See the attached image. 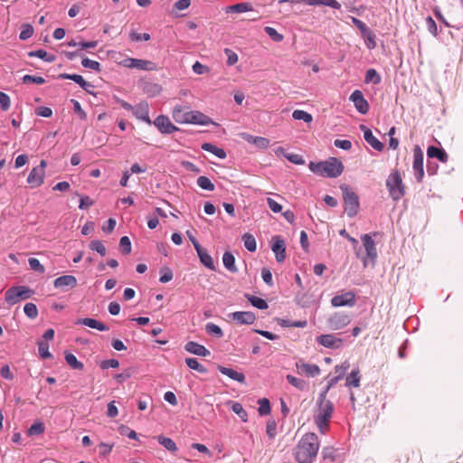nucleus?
I'll return each mask as SVG.
<instances>
[{
    "mask_svg": "<svg viewBox=\"0 0 463 463\" xmlns=\"http://www.w3.org/2000/svg\"><path fill=\"white\" fill-rule=\"evenodd\" d=\"M252 10V5L250 3H240L226 7V13H245Z\"/></svg>",
    "mask_w": 463,
    "mask_h": 463,
    "instance_id": "35",
    "label": "nucleus"
},
{
    "mask_svg": "<svg viewBox=\"0 0 463 463\" xmlns=\"http://www.w3.org/2000/svg\"><path fill=\"white\" fill-rule=\"evenodd\" d=\"M129 38L133 42H140V41L146 42V41H149L151 37H150L149 33H140L132 31L129 34Z\"/></svg>",
    "mask_w": 463,
    "mask_h": 463,
    "instance_id": "60",
    "label": "nucleus"
},
{
    "mask_svg": "<svg viewBox=\"0 0 463 463\" xmlns=\"http://www.w3.org/2000/svg\"><path fill=\"white\" fill-rule=\"evenodd\" d=\"M343 198L345 202V210L349 217L356 215L359 209V199L357 194L346 184L341 185Z\"/></svg>",
    "mask_w": 463,
    "mask_h": 463,
    "instance_id": "4",
    "label": "nucleus"
},
{
    "mask_svg": "<svg viewBox=\"0 0 463 463\" xmlns=\"http://www.w3.org/2000/svg\"><path fill=\"white\" fill-rule=\"evenodd\" d=\"M241 136L245 141L255 145L260 149H266L270 144L269 139L263 137H255L248 133H242Z\"/></svg>",
    "mask_w": 463,
    "mask_h": 463,
    "instance_id": "25",
    "label": "nucleus"
},
{
    "mask_svg": "<svg viewBox=\"0 0 463 463\" xmlns=\"http://www.w3.org/2000/svg\"><path fill=\"white\" fill-rule=\"evenodd\" d=\"M264 31L274 42L279 43L283 40V35L279 33L278 31L273 27L266 26Z\"/></svg>",
    "mask_w": 463,
    "mask_h": 463,
    "instance_id": "57",
    "label": "nucleus"
},
{
    "mask_svg": "<svg viewBox=\"0 0 463 463\" xmlns=\"http://www.w3.org/2000/svg\"><path fill=\"white\" fill-rule=\"evenodd\" d=\"M23 82L24 83L43 84L45 82V80L41 76H34V75L27 74L23 77Z\"/></svg>",
    "mask_w": 463,
    "mask_h": 463,
    "instance_id": "63",
    "label": "nucleus"
},
{
    "mask_svg": "<svg viewBox=\"0 0 463 463\" xmlns=\"http://www.w3.org/2000/svg\"><path fill=\"white\" fill-rule=\"evenodd\" d=\"M362 36L364 39L365 45L369 50H373L376 47L375 35L373 33L371 30L363 34Z\"/></svg>",
    "mask_w": 463,
    "mask_h": 463,
    "instance_id": "54",
    "label": "nucleus"
},
{
    "mask_svg": "<svg viewBox=\"0 0 463 463\" xmlns=\"http://www.w3.org/2000/svg\"><path fill=\"white\" fill-rule=\"evenodd\" d=\"M308 167L310 171L313 172L314 174L324 176V161L317 163L310 162Z\"/></svg>",
    "mask_w": 463,
    "mask_h": 463,
    "instance_id": "59",
    "label": "nucleus"
},
{
    "mask_svg": "<svg viewBox=\"0 0 463 463\" xmlns=\"http://www.w3.org/2000/svg\"><path fill=\"white\" fill-rule=\"evenodd\" d=\"M318 437L309 432L305 434L294 449L295 459L298 463H312L319 449Z\"/></svg>",
    "mask_w": 463,
    "mask_h": 463,
    "instance_id": "1",
    "label": "nucleus"
},
{
    "mask_svg": "<svg viewBox=\"0 0 463 463\" xmlns=\"http://www.w3.org/2000/svg\"><path fill=\"white\" fill-rule=\"evenodd\" d=\"M271 250L276 256L278 262H283L286 259V244L283 239L279 236L272 238Z\"/></svg>",
    "mask_w": 463,
    "mask_h": 463,
    "instance_id": "18",
    "label": "nucleus"
},
{
    "mask_svg": "<svg viewBox=\"0 0 463 463\" xmlns=\"http://www.w3.org/2000/svg\"><path fill=\"white\" fill-rule=\"evenodd\" d=\"M317 342L324 347L330 349H339L343 346V339L336 337L335 335L326 334L317 337Z\"/></svg>",
    "mask_w": 463,
    "mask_h": 463,
    "instance_id": "15",
    "label": "nucleus"
},
{
    "mask_svg": "<svg viewBox=\"0 0 463 463\" xmlns=\"http://www.w3.org/2000/svg\"><path fill=\"white\" fill-rule=\"evenodd\" d=\"M39 355L43 359L52 358V354L49 352V345L44 341L38 342Z\"/></svg>",
    "mask_w": 463,
    "mask_h": 463,
    "instance_id": "49",
    "label": "nucleus"
},
{
    "mask_svg": "<svg viewBox=\"0 0 463 463\" xmlns=\"http://www.w3.org/2000/svg\"><path fill=\"white\" fill-rule=\"evenodd\" d=\"M28 262H29L30 268L33 270L37 271L39 273H43L45 271L43 265L41 264L39 260H37L35 258H30L28 260Z\"/></svg>",
    "mask_w": 463,
    "mask_h": 463,
    "instance_id": "62",
    "label": "nucleus"
},
{
    "mask_svg": "<svg viewBox=\"0 0 463 463\" xmlns=\"http://www.w3.org/2000/svg\"><path fill=\"white\" fill-rule=\"evenodd\" d=\"M351 319L348 315L342 313H335L327 320V326L331 330H340L350 323Z\"/></svg>",
    "mask_w": 463,
    "mask_h": 463,
    "instance_id": "14",
    "label": "nucleus"
},
{
    "mask_svg": "<svg viewBox=\"0 0 463 463\" xmlns=\"http://www.w3.org/2000/svg\"><path fill=\"white\" fill-rule=\"evenodd\" d=\"M184 349L187 352L194 354L195 355H198V356L206 357V356L210 355V351L207 348H205L203 345H202L196 342H194V341L188 342L185 345Z\"/></svg>",
    "mask_w": 463,
    "mask_h": 463,
    "instance_id": "26",
    "label": "nucleus"
},
{
    "mask_svg": "<svg viewBox=\"0 0 463 463\" xmlns=\"http://www.w3.org/2000/svg\"><path fill=\"white\" fill-rule=\"evenodd\" d=\"M205 331L208 335L215 336L217 338H221L223 336V332L222 328L213 323H207L205 325Z\"/></svg>",
    "mask_w": 463,
    "mask_h": 463,
    "instance_id": "43",
    "label": "nucleus"
},
{
    "mask_svg": "<svg viewBox=\"0 0 463 463\" xmlns=\"http://www.w3.org/2000/svg\"><path fill=\"white\" fill-rule=\"evenodd\" d=\"M412 169L414 176L418 182H421L424 176L423 169V153L420 146H416L413 149V164Z\"/></svg>",
    "mask_w": 463,
    "mask_h": 463,
    "instance_id": "9",
    "label": "nucleus"
},
{
    "mask_svg": "<svg viewBox=\"0 0 463 463\" xmlns=\"http://www.w3.org/2000/svg\"><path fill=\"white\" fill-rule=\"evenodd\" d=\"M33 34V27L29 24H24L22 25V30L19 34V38L22 41H25L31 38Z\"/></svg>",
    "mask_w": 463,
    "mask_h": 463,
    "instance_id": "52",
    "label": "nucleus"
},
{
    "mask_svg": "<svg viewBox=\"0 0 463 463\" xmlns=\"http://www.w3.org/2000/svg\"><path fill=\"white\" fill-rule=\"evenodd\" d=\"M266 432L269 439H272L275 438V436L277 435V423L275 422V420H270L267 422Z\"/></svg>",
    "mask_w": 463,
    "mask_h": 463,
    "instance_id": "64",
    "label": "nucleus"
},
{
    "mask_svg": "<svg viewBox=\"0 0 463 463\" xmlns=\"http://www.w3.org/2000/svg\"><path fill=\"white\" fill-rule=\"evenodd\" d=\"M90 250L99 253L101 256L106 255V247L100 241H92L90 244Z\"/></svg>",
    "mask_w": 463,
    "mask_h": 463,
    "instance_id": "58",
    "label": "nucleus"
},
{
    "mask_svg": "<svg viewBox=\"0 0 463 463\" xmlns=\"http://www.w3.org/2000/svg\"><path fill=\"white\" fill-rule=\"evenodd\" d=\"M425 21L427 29L430 32V33H431L434 37H437L439 33L435 21L432 19L431 16H428Z\"/></svg>",
    "mask_w": 463,
    "mask_h": 463,
    "instance_id": "61",
    "label": "nucleus"
},
{
    "mask_svg": "<svg viewBox=\"0 0 463 463\" xmlns=\"http://www.w3.org/2000/svg\"><path fill=\"white\" fill-rule=\"evenodd\" d=\"M154 125L162 134H172L178 130L169 119L167 116L160 115L152 121Z\"/></svg>",
    "mask_w": 463,
    "mask_h": 463,
    "instance_id": "11",
    "label": "nucleus"
},
{
    "mask_svg": "<svg viewBox=\"0 0 463 463\" xmlns=\"http://www.w3.org/2000/svg\"><path fill=\"white\" fill-rule=\"evenodd\" d=\"M230 317L238 325H252L256 317L250 311H236L230 314Z\"/></svg>",
    "mask_w": 463,
    "mask_h": 463,
    "instance_id": "19",
    "label": "nucleus"
},
{
    "mask_svg": "<svg viewBox=\"0 0 463 463\" xmlns=\"http://www.w3.org/2000/svg\"><path fill=\"white\" fill-rule=\"evenodd\" d=\"M81 65L84 68L90 69L98 72L101 71L100 63L89 58H83L81 60Z\"/></svg>",
    "mask_w": 463,
    "mask_h": 463,
    "instance_id": "53",
    "label": "nucleus"
},
{
    "mask_svg": "<svg viewBox=\"0 0 463 463\" xmlns=\"http://www.w3.org/2000/svg\"><path fill=\"white\" fill-rule=\"evenodd\" d=\"M65 361L73 369L82 370L84 367L83 364L78 361L77 357L73 354L66 353Z\"/></svg>",
    "mask_w": 463,
    "mask_h": 463,
    "instance_id": "42",
    "label": "nucleus"
},
{
    "mask_svg": "<svg viewBox=\"0 0 463 463\" xmlns=\"http://www.w3.org/2000/svg\"><path fill=\"white\" fill-rule=\"evenodd\" d=\"M324 176L335 178L339 176L344 170V165L340 160L335 157H331L324 161Z\"/></svg>",
    "mask_w": 463,
    "mask_h": 463,
    "instance_id": "8",
    "label": "nucleus"
},
{
    "mask_svg": "<svg viewBox=\"0 0 463 463\" xmlns=\"http://www.w3.org/2000/svg\"><path fill=\"white\" fill-rule=\"evenodd\" d=\"M24 314L31 319H34L38 316V308L33 303H26L24 307Z\"/></svg>",
    "mask_w": 463,
    "mask_h": 463,
    "instance_id": "51",
    "label": "nucleus"
},
{
    "mask_svg": "<svg viewBox=\"0 0 463 463\" xmlns=\"http://www.w3.org/2000/svg\"><path fill=\"white\" fill-rule=\"evenodd\" d=\"M124 108L131 109L133 115L137 118L146 122L148 125H152V120L148 115V104L146 102H140L136 106L126 104L124 105Z\"/></svg>",
    "mask_w": 463,
    "mask_h": 463,
    "instance_id": "12",
    "label": "nucleus"
},
{
    "mask_svg": "<svg viewBox=\"0 0 463 463\" xmlns=\"http://www.w3.org/2000/svg\"><path fill=\"white\" fill-rule=\"evenodd\" d=\"M310 5H325L334 9H340L341 5L336 0H308Z\"/></svg>",
    "mask_w": 463,
    "mask_h": 463,
    "instance_id": "41",
    "label": "nucleus"
},
{
    "mask_svg": "<svg viewBox=\"0 0 463 463\" xmlns=\"http://www.w3.org/2000/svg\"><path fill=\"white\" fill-rule=\"evenodd\" d=\"M360 371L358 368L352 370V372L349 373V375L346 377V383L345 385L347 387H359L360 386Z\"/></svg>",
    "mask_w": 463,
    "mask_h": 463,
    "instance_id": "33",
    "label": "nucleus"
},
{
    "mask_svg": "<svg viewBox=\"0 0 463 463\" xmlns=\"http://www.w3.org/2000/svg\"><path fill=\"white\" fill-rule=\"evenodd\" d=\"M185 364L189 368L201 373H205L207 372V369L203 364H201L196 358H186Z\"/></svg>",
    "mask_w": 463,
    "mask_h": 463,
    "instance_id": "45",
    "label": "nucleus"
},
{
    "mask_svg": "<svg viewBox=\"0 0 463 463\" xmlns=\"http://www.w3.org/2000/svg\"><path fill=\"white\" fill-rule=\"evenodd\" d=\"M156 439H157L158 443L160 445H162L168 451H170L172 453L177 451V449H178L177 446L172 439L165 437L163 435H159L156 437Z\"/></svg>",
    "mask_w": 463,
    "mask_h": 463,
    "instance_id": "34",
    "label": "nucleus"
},
{
    "mask_svg": "<svg viewBox=\"0 0 463 463\" xmlns=\"http://www.w3.org/2000/svg\"><path fill=\"white\" fill-rule=\"evenodd\" d=\"M46 166L47 162L45 160H42L37 166L31 170L26 180L31 187L37 188L43 184Z\"/></svg>",
    "mask_w": 463,
    "mask_h": 463,
    "instance_id": "6",
    "label": "nucleus"
},
{
    "mask_svg": "<svg viewBox=\"0 0 463 463\" xmlns=\"http://www.w3.org/2000/svg\"><path fill=\"white\" fill-rule=\"evenodd\" d=\"M34 291L25 286H15L5 291V301L8 305L13 306L21 300L30 298Z\"/></svg>",
    "mask_w": 463,
    "mask_h": 463,
    "instance_id": "3",
    "label": "nucleus"
},
{
    "mask_svg": "<svg viewBox=\"0 0 463 463\" xmlns=\"http://www.w3.org/2000/svg\"><path fill=\"white\" fill-rule=\"evenodd\" d=\"M246 298L253 307L259 309L268 308V304L264 299L251 295H246Z\"/></svg>",
    "mask_w": 463,
    "mask_h": 463,
    "instance_id": "48",
    "label": "nucleus"
},
{
    "mask_svg": "<svg viewBox=\"0 0 463 463\" xmlns=\"http://www.w3.org/2000/svg\"><path fill=\"white\" fill-rule=\"evenodd\" d=\"M121 64L126 68L137 69L147 71H156L157 69V66L155 62L143 59L127 58L122 61Z\"/></svg>",
    "mask_w": 463,
    "mask_h": 463,
    "instance_id": "7",
    "label": "nucleus"
},
{
    "mask_svg": "<svg viewBox=\"0 0 463 463\" xmlns=\"http://www.w3.org/2000/svg\"><path fill=\"white\" fill-rule=\"evenodd\" d=\"M29 56L30 57H37V58L42 59L47 62H53L56 60L55 55H53L52 53H48L44 50H37V51L30 52Z\"/></svg>",
    "mask_w": 463,
    "mask_h": 463,
    "instance_id": "38",
    "label": "nucleus"
},
{
    "mask_svg": "<svg viewBox=\"0 0 463 463\" xmlns=\"http://www.w3.org/2000/svg\"><path fill=\"white\" fill-rule=\"evenodd\" d=\"M232 411L237 414L243 422L248 421V413L240 402H229Z\"/></svg>",
    "mask_w": 463,
    "mask_h": 463,
    "instance_id": "36",
    "label": "nucleus"
},
{
    "mask_svg": "<svg viewBox=\"0 0 463 463\" xmlns=\"http://www.w3.org/2000/svg\"><path fill=\"white\" fill-rule=\"evenodd\" d=\"M244 247L250 252H254L257 249L256 240L253 235L246 233L242 237Z\"/></svg>",
    "mask_w": 463,
    "mask_h": 463,
    "instance_id": "44",
    "label": "nucleus"
},
{
    "mask_svg": "<svg viewBox=\"0 0 463 463\" xmlns=\"http://www.w3.org/2000/svg\"><path fill=\"white\" fill-rule=\"evenodd\" d=\"M292 118L296 120H303L306 123H310L313 119L312 115L305 110L296 109L292 113Z\"/></svg>",
    "mask_w": 463,
    "mask_h": 463,
    "instance_id": "47",
    "label": "nucleus"
},
{
    "mask_svg": "<svg viewBox=\"0 0 463 463\" xmlns=\"http://www.w3.org/2000/svg\"><path fill=\"white\" fill-rule=\"evenodd\" d=\"M212 123L213 121L208 116L200 111L190 109L187 124L208 126Z\"/></svg>",
    "mask_w": 463,
    "mask_h": 463,
    "instance_id": "21",
    "label": "nucleus"
},
{
    "mask_svg": "<svg viewBox=\"0 0 463 463\" xmlns=\"http://www.w3.org/2000/svg\"><path fill=\"white\" fill-rule=\"evenodd\" d=\"M195 250L200 259V261L209 269L215 270V265L211 255H209L207 251L202 248V246L195 245Z\"/></svg>",
    "mask_w": 463,
    "mask_h": 463,
    "instance_id": "27",
    "label": "nucleus"
},
{
    "mask_svg": "<svg viewBox=\"0 0 463 463\" xmlns=\"http://www.w3.org/2000/svg\"><path fill=\"white\" fill-rule=\"evenodd\" d=\"M53 285L56 288L67 290L77 286V279L72 275H63L57 278L54 280Z\"/></svg>",
    "mask_w": 463,
    "mask_h": 463,
    "instance_id": "22",
    "label": "nucleus"
},
{
    "mask_svg": "<svg viewBox=\"0 0 463 463\" xmlns=\"http://www.w3.org/2000/svg\"><path fill=\"white\" fill-rule=\"evenodd\" d=\"M427 155L430 158H438L440 162L445 163L448 161V154L441 148L436 146H429Z\"/></svg>",
    "mask_w": 463,
    "mask_h": 463,
    "instance_id": "30",
    "label": "nucleus"
},
{
    "mask_svg": "<svg viewBox=\"0 0 463 463\" xmlns=\"http://www.w3.org/2000/svg\"><path fill=\"white\" fill-rule=\"evenodd\" d=\"M45 427L43 422H35L28 429V435H40L44 432Z\"/></svg>",
    "mask_w": 463,
    "mask_h": 463,
    "instance_id": "55",
    "label": "nucleus"
},
{
    "mask_svg": "<svg viewBox=\"0 0 463 463\" xmlns=\"http://www.w3.org/2000/svg\"><path fill=\"white\" fill-rule=\"evenodd\" d=\"M259 404V413L261 416H266L270 413L271 408L269 401L267 398H262L258 401Z\"/></svg>",
    "mask_w": 463,
    "mask_h": 463,
    "instance_id": "46",
    "label": "nucleus"
},
{
    "mask_svg": "<svg viewBox=\"0 0 463 463\" xmlns=\"http://www.w3.org/2000/svg\"><path fill=\"white\" fill-rule=\"evenodd\" d=\"M381 80L382 78L375 69H369L366 71L364 78L365 83H373L374 85H377L381 82Z\"/></svg>",
    "mask_w": 463,
    "mask_h": 463,
    "instance_id": "39",
    "label": "nucleus"
},
{
    "mask_svg": "<svg viewBox=\"0 0 463 463\" xmlns=\"http://www.w3.org/2000/svg\"><path fill=\"white\" fill-rule=\"evenodd\" d=\"M361 130L364 132V137L365 141L376 151H382L383 149V144L379 141L373 134L371 129H369L364 125L360 126Z\"/></svg>",
    "mask_w": 463,
    "mask_h": 463,
    "instance_id": "24",
    "label": "nucleus"
},
{
    "mask_svg": "<svg viewBox=\"0 0 463 463\" xmlns=\"http://www.w3.org/2000/svg\"><path fill=\"white\" fill-rule=\"evenodd\" d=\"M202 149L213 154L220 159H224L227 156L226 152L222 148L218 147L211 143H203L202 145Z\"/></svg>",
    "mask_w": 463,
    "mask_h": 463,
    "instance_id": "31",
    "label": "nucleus"
},
{
    "mask_svg": "<svg viewBox=\"0 0 463 463\" xmlns=\"http://www.w3.org/2000/svg\"><path fill=\"white\" fill-rule=\"evenodd\" d=\"M350 100L354 103V106L359 113L364 115L369 111V103L364 99L361 90H355L353 91L350 95Z\"/></svg>",
    "mask_w": 463,
    "mask_h": 463,
    "instance_id": "17",
    "label": "nucleus"
},
{
    "mask_svg": "<svg viewBox=\"0 0 463 463\" xmlns=\"http://www.w3.org/2000/svg\"><path fill=\"white\" fill-rule=\"evenodd\" d=\"M60 79L71 80L79 84L85 91L91 93V90L94 88L93 84L86 81L81 75L79 74H69L61 73L59 75Z\"/></svg>",
    "mask_w": 463,
    "mask_h": 463,
    "instance_id": "23",
    "label": "nucleus"
},
{
    "mask_svg": "<svg viewBox=\"0 0 463 463\" xmlns=\"http://www.w3.org/2000/svg\"><path fill=\"white\" fill-rule=\"evenodd\" d=\"M386 186L388 188L390 196L394 201L400 200L405 194L404 185L398 172L390 174L386 180Z\"/></svg>",
    "mask_w": 463,
    "mask_h": 463,
    "instance_id": "5",
    "label": "nucleus"
},
{
    "mask_svg": "<svg viewBox=\"0 0 463 463\" xmlns=\"http://www.w3.org/2000/svg\"><path fill=\"white\" fill-rule=\"evenodd\" d=\"M296 370L298 374L307 377H316L319 375L321 372L318 365L306 363L302 359L296 362Z\"/></svg>",
    "mask_w": 463,
    "mask_h": 463,
    "instance_id": "10",
    "label": "nucleus"
},
{
    "mask_svg": "<svg viewBox=\"0 0 463 463\" xmlns=\"http://www.w3.org/2000/svg\"><path fill=\"white\" fill-rule=\"evenodd\" d=\"M190 109L187 106L176 105L172 111L174 120L178 124H187Z\"/></svg>",
    "mask_w": 463,
    "mask_h": 463,
    "instance_id": "20",
    "label": "nucleus"
},
{
    "mask_svg": "<svg viewBox=\"0 0 463 463\" xmlns=\"http://www.w3.org/2000/svg\"><path fill=\"white\" fill-rule=\"evenodd\" d=\"M331 304L335 307L345 306L353 307L355 305V295L352 291L336 295L331 299Z\"/></svg>",
    "mask_w": 463,
    "mask_h": 463,
    "instance_id": "16",
    "label": "nucleus"
},
{
    "mask_svg": "<svg viewBox=\"0 0 463 463\" xmlns=\"http://www.w3.org/2000/svg\"><path fill=\"white\" fill-rule=\"evenodd\" d=\"M119 248L123 254H129L131 252V242L128 236L121 237Z\"/></svg>",
    "mask_w": 463,
    "mask_h": 463,
    "instance_id": "56",
    "label": "nucleus"
},
{
    "mask_svg": "<svg viewBox=\"0 0 463 463\" xmlns=\"http://www.w3.org/2000/svg\"><path fill=\"white\" fill-rule=\"evenodd\" d=\"M68 46L70 47H79V51H82L84 49H90V48H95L97 45H98V42L97 41H90V42H85V41H81V42H77L76 40L72 39L71 40L70 42H68Z\"/></svg>",
    "mask_w": 463,
    "mask_h": 463,
    "instance_id": "37",
    "label": "nucleus"
},
{
    "mask_svg": "<svg viewBox=\"0 0 463 463\" xmlns=\"http://www.w3.org/2000/svg\"><path fill=\"white\" fill-rule=\"evenodd\" d=\"M286 378L288 382L298 390L305 391L307 389L308 384L306 381L297 378L291 374H288Z\"/></svg>",
    "mask_w": 463,
    "mask_h": 463,
    "instance_id": "40",
    "label": "nucleus"
},
{
    "mask_svg": "<svg viewBox=\"0 0 463 463\" xmlns=\"http://www.w3.org/2000/svg\"><path fill=\"white\" fill-rule=\"evenodd\" d=\"M197 184L199 187H201L202 189L206 190V191H213L214 190V184L206 176H199L197 178Z\"/></svg>",
    "mask_w": 463,
    "mask_h": 463,
    "instance_id": "50",
    "label": "nucleus"
},
{
    "mask_svg": "<svg viewBox=\"0 0 463 463\" xmlns=\"http://www.w3.org/2000/svg\"><path fill=\"white\" fill-rule=\"evenodd\" d=\"M361 240L365 248L366 257H367V260H365L364 261V265L367 266L368 260H371L372 263H374V261L377 258V250H376V247H375V243H374L373 240L372 239L370 234H364L361 237Z\"/></svg>",
    "mask_w": 463,
    "mask_h": 463,
    "instance_id": "13",
    "label": "nucleus"
},
{
    "mask_svg": "<svg viewBox=\"0 0 463 463\" xmlns=\"http://www.w3.org/2000/svg\"><path fill=\"white\" fill-rule=\"evenodd\" d=\"M218 370L223 375L228 376L229 378L237 381L238 383H245V375L242 373L237 372L232 368L219 366Z\"/></svg>",
    "mask_w": 463,
    "mask_h": 463,
    "instance_id": "29",
    "label": "nucleus"
},
{
    "mask_svg": "<svg viewBox=\"0 0 463 463\" xmlns=\"http://www.w3.org/2000/svg\"><path fill=\"white\" fill-rule=\"evenodd\" d=\"M335 408L332 402H317L314 421L321 434H325L329 427Z\"/></svg>",
    "mask_w": 463,
    "mask_h": 463,
    "instance_id": "2",
    "label": "nucleus"
},
{
    "mask_svg": "<svg viewBox=\"0 0 463 463\" xmlns=\"http://www.w3.org/2000/svg\"><path fill=\"white\" fill-rule=\"evenodd\" d=\"M76 324L84 325L86 326H89L93 329H97L99 331H108L109 330V327L105 324H103L94 318H90V317L80 318L77 321Z\"/></svg>",
    "mask_w": 463,
    "mask_h": 463,
    "instance_id": "28",
    "label": "nucleus"
},
{
    "mask_svg": "<svg viewBox=\"0 0 463 463\" xmlns=\"http://www.w3.org/2000/svg\"><path fill=\"white\" fill-rule=\"evenodd\" d=\"M222 263L224 267L231 272H237L238 269L235 265V258L232 252L226 251L222 256Z\"/></svg>",
    "mask_w": 463,
    "mask_h": 463,
    "instance_id": "32",
    "label": "nucleus"
}]
</instances>
